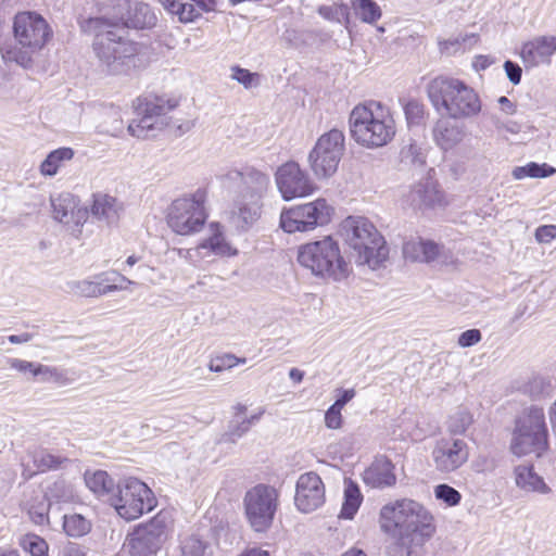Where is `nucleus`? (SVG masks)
<instances>
[{"instance_id":"1","label":"nucleus","mask_w":556,"mask_h":556,"mask_svg":"<svg viewBox=\"0 0 556 556\" xmlns=\"http://www.w3.org/2000/svg\"><path fill=\"white\" fill-rule=\"evenodd\" d=\"M380 527L386 533L397 535L406 556H420L422 546L435 532L432 515L421 504L408 498L382 506Z\"/></svg>"},{"instance_id":"2","label":"nucleus","mask_w":556,"mask_h":556,"mask_svg":"<svg viewBox=\"0 0 556 556\" xmlns=\"http://www.w3.org/2000/svg\"><path fill=\"white\" fill-rule=\"evenodd\" d=\"M84 27L94 33L92 48L100 71L110 76L129 74L136 65L138 46L119 35L115 25L104 18H89Z\"/></svg>"},{"instance_id":"3","label":"nucleus","mask_w":556,"mask_h":556,"mask_svg":"<svg viewBox=\"0 0 556 556\" xmlns=\"http://www.w3.org/2000/svg\"><path fill=\"white\" fill-rule=\"evenodd\" d=\"M349 126L354 141L366 149L386 147L396 134L390 108L379 101H367L354 106L349 116Z\"/></svg>"},{"instance_id":"4","label":"nucleus","mask_w":556,"mask_h":556,"mask_svg":"<svg viewBox=\"0 0 556 556\" xmlns=\"http://www.w3.org/2000/svg\"><path fill=\"white\" fill-rule=\"evenodd\" d=\"M53 30L48 21L35 11L18 12L13 20L15 46L8 50L5 58L24 68L34 64L37 55L51 40Z\"/></svg>"},{"instance_id":"5","label":"nucleus","mask_w":556,"mask_h":556,"mask_svg":"<svg viewBox=\"0 0 556 556\" xmlns=\"http://www.w3.org/2000/svg\"><path fill=\"white\" fill-rule=\"evenodd\" d=\"M427 94L438 112L452 118H469L481 111L478 93L464 81L439 76L429 81Z\"/></svg>"},{"instance_id":"6","label":"nucleus","mask_w":556,"mask_h":556,"mask_svg":"<svg viewBox=\"0 0 556 556\" xmlns=\"http://www.w3.org/2000/svg\"><path fill=\"white\" fill-rule=\"evenodd\" d=\"M298 262L315 277L332 282L345 280L352 271L339 243L330 236L301 245Z\"/></svg>"},{"instance_id":"7","label":"nucleus","mask_w":556,"mask_h":556,"mask_svg":"<svg viewBox=\"0 0 556 556\" xmlns=\"http://www.w3.org/2000/svg\"><path fill=\"white\" fill-rule=\"evenodd\" d=\"M342 232L358 265L375 269L388 258L389 249L383 237L367 218L348 217L342 224Z\"/></svg>"},{"instance_id":"8","label":"nucleus","mask_w":556,"mask_h":556,"mask_svg":"<svg viewBox=\"0 0 556 556\" xmlns=\"http://www.w3.org/2000/svg\"><path fill=\"white\" fill-rule=\"evenodd\" d=\"M548 447V431L543 408L531 406L515 420L509 448L518 457H540Z\"/></svg>"},{"instance_id":"9","label":"nucleus","mask_w":556,"mask_h":556,"mask_svg":"<svg viewBox=\"0 0 556 556\" xmlns=\"http://www.w3.org/2000/svg\"><path fill=\"white\" fill-rule=\"evenodd\" d=\"M206 192L198 189L195 192L173 201L168 207L167 224L180 236H190L202 230L206 219Z\"/></svg>"},{"instance_id":"10","label":"nucleus","mask_w":556,"mask_h":556,"mask_svg":"<svg viewBox=\"0 0 556 556\" xmlns=\"http://www.w3.org/2000/svg\"><path fill=\"white\" fill-rule=\"evenodd\" d=\"M178 105L174 99L144 97L137 100V117L128 125V131L137 138H149L169 124L168 114Z\"/></svg>"},{"instance_id":"11","label":"nucleus","mask_w":556,"mask_h":556,"mask_svg":"<svg viewBox=\"0 0 556 556\" xmlns=\"http://www.w3.org/2000/svg\"><path fill=\"white\" fill-rule=\"evenodd\" d=\"M110 503L123 519L130 521L151 511L156 506L152 490L141 480L130 477L123 480Z\"/></svg>"},{"instance_id":"12","label":"nucleus","mask_w":556,"mask_h":556,"mask_svg":"<svg viewBox=\"0 0 556 556\" xmlns=\"http://www.w3.org/2000/svg\"><path fill=\"white\" fill-rule=\"evenodd\" d=\"M345 152V136L340 129L333 128L323 134L307 156L311 170L317 179L333 176Z\"/></svg>"},{"instance_id":"13","label":"nucleus","mask_w":556,"mask_h":556,"mask_svg":"<svg viewBox=\"0 0 556 556\" xmlns=\"http://www.w3.org/2000/svg\"><path fill=\"white\" fill-rule=\"evenodd\" d=\"M333 208L326 199L318 198L312 202L282 210L280 227L288 233L307 232L327 225Z\"/></svg>"},{"instance_id":"14","label":"nucleus","mask_w":556,"mask_h":556,"mask_svg":"<svg viewBox=\"0 0 556 556\" xmlns=\"http://www.w3.org/2000/svg\"><path fill=\"white\" fill-rule=\"evenodd\" d=\"M169 518L166 513H159L149 522L137 527L127 535L124 551L130 556L154 555L167 539Z\"/></svg>"},{"instance_id":"15","label":"nucleus","mask_w":556,"mask_h":556,"mask_svg":"<svg viewBox=\"0 0 556 556\" xmlns=\"http://www.w3.org/2000/svg\"><path fill=\"white\" fill-rule=\"evenodd\" d=\"M223 188L231 195L262 201L269 189L268 174L253 167L231 168L220 176Z\"/></svg>"},{"instance_id":"16","label":"nucleus","mask_w":556,"mask_h":556,"mask_svg":"<svg viewBox=\"0 0 556 556\" xmlns=\"http://www.w3.org/2000/svg\"><path fill=\"white\" fill-rule=\"evenodd\" d=\"M278 491L267 484H257L245 493V516L254 531L264 532L271 527L278 508Z\"/></svg>"},{"instance_id":"17","label":"nucleus","mask_w":556,"mask_h":556,"mask_svg":"<svg viewBox=\"0 0 556 556\" xmlns=\"http://www.w3.org/2000/svg\"><path fill=\"white\" fill-rule=\"evenodd\" d=\"M275 182L285 201L308 197L317 189L308 174L294 161H288L277 168Z\"/></svg>"},{"instance_id":"18","label":"nucleus","mask_w":556,"mask_h":556,"mask_svg":"<svg viewBox=\"0 0 556 556\" xmlns=\"http://www.w3.org/2000/svg\"><path fill=\"white\" fill-rule=\"evenodd\" d=\"M431 455L435 469L450 473L468 462L469 446L463 439L441 438L435 442Z\"/></svg>"},{"instance_id":"19","label":"nucleus","mask_w":556,"mask_h":556,"mask_svg":"<svg viewBox=\"0 0 556 556\" xmlns=\"http://www.w3.org/2000/svg\"><path fill=\"white\" fill-rule=\"evenodd\" d=\"M447 203L443 191L430 179L420 180L413 185L403 195V204L413 211L425 212L443 208Z\"/></svg>"},{"instance_id":"20","label":"nucleus","mask_w":556,"mask_h":556,"mask_svg":"<svg viewBox=\"0 0 556 556\" xmlns=\"http://www.w3.org/2000/svg\"><path fill=\"white\" fill-rule=\"evenodd\" d=\"M325 502V486L315 472H305L296 481L294 504L296 508L308 514L316 510Z\"/></svg>"},{"instance_id":"21","label":"nucleus","mask_w":556,"mask_h":556,"mask_svg":"<svg viewBox=\"0 0 556 556\" xmlns=\"http://www.w3.org/2000/svg\"><path fill=\"white\" fill-rule=\"evenodd\" d=\"M54 219L67 225L79 227L88 218V211L79 200L71 193H62L51 200Z\"/></svg>"},{"instance_id":"22","label":"nucleus","mask_w":556,"mask_h":556,"mask_svg":"<svg viewBox=\"0 0 556 556\" xmlns=\"http://www.w3.org/2000/svg\"><path fill=\"white\" fill-rule=\"evenodd\" d=\"M556 52V37H536L522 45L520 58L526 67H535L548 64L552 55Z\"/></svg>"},{"instance_id":"23","label":"nucleus","mask_w":556,"mask_h":556,"mask_svg":"<svg viewBox=\"0 0 556 556\" xmlns=\"http://www.w3.org/2000/svg\"><path fill=\"white\" fill-rule=\"evenodd\" d=\"M231 198L232 208L229 213V222L239 230H248L261 217L262 201Z\"/></svg>"},{"instance_id":"24","label":"nucleus","mask_w":556,"mask_h":556,"mask_svg":"<svg viewBox=\"0 0 556 556\" xmlns=\"http://www.w3.org/2000/svg\"><path fill=\"white\" fill-rule=\"evenodd\" d=\"M514 480L516 486L526 493L540 495H548L552 493V489L545 483L544 479L534 471L532 466H516L514 469Z\"/></svg>"},{"instance_id":"25","label":"nucleus","mask_w":556,"mask_h":556,"mask_svg":"<svg viewBox=\"0 0 556 556\" xmlns=\"http://www.w3.org/2000/svg\"><path fill=\"white\" fill-rule=\"evenodd\" d=\"M442 247L431 240L412 239L403 244V255L412 262L430 263L440 255Z\"/></svg>"},{"instance_id":"26","label":"nucleus","mask_w":556,"mask_h":556,"mask_svg":"<svg viewBox=\"0 0 556 556\" xmlns=\"http://www.w3.org/2000/svg\"><path fill=\"white\" fill-rule=\"evenodd\" d=\"M465 137V128L446 118L439 119L433 128V139L443 150L453 149L459 144Z\"/></svg>"},{"instance_id":"27","label":"nucleus","mask_w":556,"mask_h":556,"mask_svg":"<svg viewBox=\"0 0 556 556\" xmlns=\"http://www.w3.org/2000/svg\"><path fill=\"white\" fill-rule=\"evenodd\" d=\"M123 211V203L116 198L103 193L94 194L91 214L99 220L114 225L118 222Z\"/></svg>"},{"instance_id":"28","label":"nucleus","mask_w":556,"mask_h":556,"mask_svg":"<svg viewBox=\"0 0 556 556\" xmlns=\"http://www.w3.org/2000/svg\"><path fill=\"white\" fill-rule=\"evenodd\" d=\"M125 289L126 287L118 285L102 286L101 281L90 279L70 280L65 283V291L67 293L85 298H99L108 293Z\"/></svg>"},{"instance_id":"29","label":"nucleus","mask_w":556,"mask_h":556,"mask_svg":"<svg viewBox=\"0 0 556 556\" xmlns=\"http://www.w3.org/2000/svg\"><path fill=\"white\" fill-rule=\"evenodd\" d=\"M85 482L88 489L100 500L111 503L117 490L114 480L106 471L98 470L85 473Z\"/></svg>"},{"instance_id":"30","label":"nucleus","mask_w":556,"mask_h":556,"mask_svg":"<svg viewBox=\"0 0 556 556\" xmlns=\"http://www.w3.org/2000/svg\"><path fill=\"white\" fill-rule=\"evenodd\" d=\"M394 466L387 458L376 459L365 471V481L376 488L394 485L396 477L393 472Z\"/></svg>"},{"instance_id":"31","label":"nucleus","mask_w":556,"mask_h":556,"mask_svg":"<svg viewBox=\"0 0 556 556\" xmlns=\"http://www.w3.org/2000/svg\"><path fill=\"white\" fill-rule=\"evenodd\" d=\"M156 16L146 3H135L129 7L127 15L122 17L123 25L127 28L144 29L156 24Z\"/></svg>"},{"instance_id":"32","label":"nucleus","mask_w":556,"mask_h":556,"mask_svg":"<svg viewBox=\"0 0 556 556\" xmlns=\"http://www.w3.org/2000/svg\"><path fill=\"white\" fill-rule=\"evenodd\" d=\"M211 236L199 244L198 250H210L213 254L230 256L237 254L236 249L225 240L218 224L210 225Z\"/></svg>"},{"instance_id":"33","label":"nucleus","mask_w":556,"mask_h":556,"mask_svg":"<svg viewBox=\"0 0 556 556\" xmlns=\"http://www.w3.org/2000/svg\"><path fill=\"white\" fill-rule=\"evenodd\" d=\"M73 157L74 151L71 148L63 147L53 150L41 163L40 173L43 176H54L56 175L59 168L62 167L65 162L71 161Z\"/></svg>"},{"instance_id":"34","label":"nucleus","mask_w":556,"mask_h":556,"mask_svg":"<svg viewBox=\"0 0 556 556\" xmlns=\"http://www.w3.org/2000/svg\"><path fill=\"white\" fill-rule=\"evenodd\" d=\"M170 14L177 15L179 22L191 23L200 16L193 3H182L178 0H159Z\"/></svg>"},{"instance_id":"35","label":"nucleus","mask_w":556,"mask_h":556,"mask_svg":"<svg viewBox=\"0 0 556 556\" xmlns=\"http://www.w3.org/2000/svg\"><path fill=\"white\" fill-rule=\"evenodd\" d=\"M362 500L363 497L358 486L351 481L348 482L344 490V502L339 517L344 519H352L357 513Z\"/></svg>"},{"instance_id":"36","label":"nucleus","mask_w":556,"mask_h":556,"mask_svg":"<svg viewBox=\"0 0 556 556\" xmlns=\"http://www.w3.org/2000/svg\"><path fill=\"white\" fill-rule=\"evenodd\" d=\"M556 173V168L547 165L546 163L538 164L530 162L525 166L515 167L513 170V177L515 179H523L526 177L531 178H545Z\"/></svg>"},{"instance_id":"37","label":"nucleus","mask_w":556,"mask_h":556,"mask_svg":"<svg viewBox=\"0 0 556 556\" xmlns=\"http://www.w3.org/2000/svg\"><path fill=\"white\" fill-rule=\"evenodd\" d=\"M63 529L67 535L79 538L90 531L91 523L80 514H70L63 518Z\"/></svg>"},{"instance_id":"38","label":"nucleus","mask_w":556,"mask_h":556,"mask_svg":"<svg viewBox=\"0 0 556 556\" xmlns=\"http://www.w3.org/2000/svg\"><path fill=\"white\" fill-rule=\"evenodd\" d=\"M352 8L356 16L365 23L372 24L381 17V10L372 0H353Z\"/></svg>"},{"instance_id":"39","label":"nucleus","mask_w":556,"mask_h":556,"mask_svg":"<svg viewBox=\"0 0 556 556\" xmlns=\"http://www.w3.org/2000/svg\"><path fill=\"white\" fill-rule=\"evenodd\" d=\"M472 424V414L467 408L460 407L450 416L447 430L452 434H464Z\"/></svg>"},{"instance_id":"40","label":"nucleus","mask_w":556,"mask_h":556,"mask_svg":"<svg viewBox=\"0 0 556 556\" xmlns=\"http://www.w3.org/2000/svg\"><path fill=\"white\" fill-rule=\"evenodd\" d=\"M263 413L264 412L261 410L258 414L253 415L250 418L233 419L228 431L223 437L224 441L236 442L237 439L241 438L249 431L250 427L261 418Z\"/></svg>"},{"instance_id":"41","label":"nucleus","mask_w":556,"mask_h":556,"mask_svg":"<svg viewBox=\"0 0 556 556\" xmlns=\"http://www.w3.org/2000/svg\"><path fill=\"white\" fill-rule=\"evenodd\" d=\"M20 545L29 556H49L48 543L37 534H25L21 538Z\"/></svg>"},{"instance_id":"42","label":"nucleus","mask_w":556,"mask_h":556,"mask_svg":"<svg viewBox=\"0 0 556 556\" xmlns=\"http://www.w3.org/2000/svg\"><path fill=\"white\" fill-rule=\"evenodd\" d=\"M35 380L42 383L58 384H65L67 381L66 375L63 370L59 369L58 367L48 366L40 363H38L37 366Z\"/></svg>"},{"instance_id":"43","label":"nucleus","mask_w":556,"mask_h":556,"mask_svg":"<svg viewBox=\"0 0 556 556\" xmlns=\"http://www.w3.org/2000/svg\"><path fill=\"white\" fill-rule=\"evenodd\" d=\"M208 546L195 536L187 538L181 543L180 556H208Z\"/></svg>"},{"instance_id":"44","label":"nucleus","mask_w":556,"mask_h":556,"mask_svg":"<svg viewBox=\"0 0 556 556\" xmlns=\"http://www.w3.org/2000/svg\"><path fill=\"white\" fill-rule=\"evenodd\" d=\"M67 459L61 456H56L50 453H39L35 457V463L39 471L53 470L61 467Z\"/></svg>"},{"instance_id":"45","label":"nucleus","mask_w":556,"mask_h":556,"mask_svg":"<svg viewBox=\"0 0 556 556\" xmlns=\"http://www.w3.org/2000/svg\"><path fill=\"white\" fill-rule=\"evenodd\" d=\"M404 113L409 126L420 125L425 117L424 104L416 100H410L405 104Z\"/></svg>"},{"instance_id":"46","label":"nucleus","mask_w":556,"mask_h":556,"mask_svg":"<svg viewBox=\"0 0 556 556\" xmlns=\"http://www.w3.org/2000/svg\"><path fill=\"white\" fill-rule=\"evenodd\" d=\"M402 161L412 165L421 166L425 163V153L421 147L409 143L401 151Z\"/></svg>"},{"instance_id":"47","label":"nucleus","mask_w":556,"mask_h":556,"mask_svg":"<svg viewBox=\"0 0 556 556\" xmlns=\"http://www.w3.org/2000/svg\"><path fill=\"white\" fill-rule=\"evenodd\" d=\"M434 495L438 500L446 503L448 506L459 504L462 500L460 493L448 484H439L434 489Z\"/></svg>"},{"instance_id":"48","label":"nucleus","mask_w":556,"mask_h":556,"mask_svg":"<svg viewBox=\"0 0 556 556\" xmlns=\"http://www.w3.org/2000/svg\"><path fill=\"white\" fill-rule=\"evenodd\" d=\"M230 77L241 84L244 88L249 89L258 85V74L251 73L250 71L239 67H231Z\"/></svg>"},{"instance_id":"49","label":"nucleus","mask_w":556,"mask_h":556,"mask_svg":"<svg viewBox=\"0 0 556 556\" xmlns=\"http://www.w3.org/2000/svg\"><path fill=\"white\" fill-rule=\"evenodd\" d=\"M236 355L224 353L212 358L208 363V370L212 372H222L235 367Z\"/></svg>"},{"instance_id":"50","label":"nucleus","mask_w":556,"mask_h":556,"mask_svg":"<svg viewBox=\"0 0 556 556\" xmlns=\"http://www.w3.org/2000/svg\"><path fill=\"white\" fill-rule=\"evenodd\" d=\"M8 365L11 369H14L25 376H29L33 379H36V370L38 363L28 362L21 358H10L8 359Z\"/></svg>"},{"instance_id":"51","label":"nucleus","mask_w":556,"mask_h":556,"mask_svg":"<svg viewBox=\"0 0 556 556\" xmlns=\"http://www.w3.org/2000/svg\"><path fill=\"white\" fill-rule=\"evenodd\" d=\"M481 339L482 334L479 329H469L459 334L457 344L460 348H469L478 344Z\"/></svg>"},{"instance_id":"52","label":"nucleus","mask_w":556,"mask_h":556,"mask_svg":"<svg viewBox=\"0 0 556 556\" xmlns=\"http://www.w3.org/2000/svg\"><path fill=\"white\" fill-rule=\"evenodd\" d=\"M340 408L331 405L325 414V425L329 429H339L342 426V414Z\"/></svg>"},{"instance_id":"53","label":"nucleus","mask_w":556,"mask_h":556,"mask_svg":"<svg viewBox=\"0 0 556 556\" xmlns=\"http://www.w3.org/2000/svg\"><path fill=\"white\" fill-rule=\"evenodd\" d=\"M535 240L539 243H549L556 238V225H543L535 230Z\"/></svg>"},{"instance_id":"54","label":"nucleus","mask_w":556,"mask_h":556,"mask_svg":"<svg viewBox=\"0 0 556 556\" xmlns=\"http://www.w3.org/2000/svg\"><path fill=\"white\" fill-rule=\"evenodd\" d=\"M549 387V382L540 376L533 377L527 384V391L532 396L542 394Z\"/></svg>"},{"instance_id":"55","label":"nucleus","mask_w":556,"mask_h":556,"mask_svg":"<svg viewBox=\"0 0 556 556\" xmlns=\"http://www.w3.org/2000/svg\"><path fill=\"white\" fill-rule=\"evenodd\" d=\"M29 517L36 525H43L48 520V506L42 502L38 507H30Z\"/></svg>"},{"instance_id":"56","label":"nucleus","mask_w":556,"mask_h":556,"mask_svg":"<svg viewBox=\"0 0 556 556\" xmlns=\"http://www.w3.org/2000/svg\"><path fill=\"white\" fill-rule=\"evenodd\" d=\"M504 68H505L506 75H507L508 79L510 80V83H513L514 85H517L520 83L522 70L517 63H514L511 61H506L504 63Z\"/></svg>"},{"instance_id":"57","label":"nucleus","mask_w":556,"mask_h":556,"mask_svg":"<svg viewBox=\"0 0 556 556\" xmlns=\"http://www.w3.org/2000/svg\"><path fill=\"white\" fill-rule=\"evenodd\" d=\"M51 495L58 501L67 502L72 498V491L64 482H55L51 490Z\"/></svg>"},{"instance_id":"58","label":"nucleus","mask_w":556,"mask_h":556,"mask_svg":"<svg viewBox=\"0 0 556 556\" xmlns=\"http://www.w3.org/2000/svg\"><path fill=\"white\" fill-rule=\"evenodd\" d=\"M318 12L321 16H324L327 20H338L339 21V14L343 15L345 12V9H343L341 7H320Z\"/></svg>"},{"instance_id":"59","label":"nucleus","mask_w":556,"mask_h":556,"mask_svg":"<svg viewBox=\"0 0 556 556\" xmlns=\"http://www.w3.org/2000/svg\"><path fill=\"white\" fill-rule=\"evenodd\" d=\"M355 395V391L353 389L343 391L342 395L336 400V402L332 404L333 406H337L338 408L342 409L346 403H349Z\"/></svg>"},{"instance_id":"60","label":"nucleus","mask_w":556,"mask_h":556,"mask_svg":"<svg viewBox=\"0 0 556 556\" xmlns=\"http://www.w3.org/2000/svg\"><path fill=\"white\" fill-rule=\"evenodd\" d=\"M61 556H86V554L79 545L68 544L62 549Z\"/></svg>"},{"instance_id":"61","label":"nucleus","mask_w":556,"mask_h":556,"mask_svg":"<svg viewBox=\"0 0 556 556\" xmlns=\"http://www.w3.org/2000/svg\"><path fill=\"white\" fill-rule=\"evenodd\" d=\"M33 336L30 333L24 332L21 334H11L8 337L9 342L12 344H22L27 343L31 340Z\"/></svg>"},{"instance_id":"62","label":"nucleus","mask_w":556,"mask_h":556,"mask_svg":"<svg viewBox=\"0 0 556 556\" xmlns=\"http://www.w3.org/2000/svg\"><path fill=\"white\" fill-rule=\"evenodd\" d=\"M498 104L501 110L507 114H513L515 112L514 103L505 96L498 99Z\"/></svg>"},{"instance_id":"63","label":"nucleus","mask_w":556,"mask_h":556,"mask_svg":"<svg viewBox=\"0 0 556 556\" xmlns=\"http://www.w3.org/2000/svg\"><path fill=\"white\" fill-rule=\"evenodd\" d=\"M490 65H491V61L489 60L488 56H485V55H478V56L475 58L473 66L477 70H485Z\"/></svg>"},{"instance_id":"64","label":"nucleus","mask_w":556,"mask_h":556,"mask_svg":"<svg viewBox=\"0 0 556 556\" xmlns=\"http://www.w3.org/2000/svg\"><path fill=\"white\" fill-rule=\"evenodd\" d=\"M239 556H270L267 551H264L260 547H253L250 549H247Z\"/></svg>"}]
</instances>
